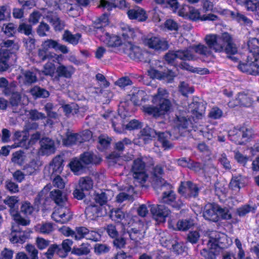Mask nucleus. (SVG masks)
Masks as SVG:
<instances>
[{"mask_svg": "<svg viewBox=\"0 0 259 259\" xmlns=\"http://www.w3.org/2000/svg\"><path fill=\"white\" fill-rule=\"evenodd\" d=\"M152 102L156 106L146 105L142 106L144 112L152 115L155 118H158L168 113L171 108V103L167 99V92L164 89L159 88L157 93L152 96Z\"/></svg>", "mask_w": 259, "mask_h": 259, "instance_id": "1", "label": "nucleus"}, {"mask_svg": "<svg viewBox=\"0 0 259 259\" xmlns=\"http://www.w3.org/2000/svg\"><path fill=\"white\" fill-rule=\"evenodd\" d=\"M127 33H123L122 37L116 35H110L108 32H104L97 35L100 40L109 47H118L120 46L123 48H128V49H134L131 38L129 35H132L133 30L128 27Z\"/></svg>", "mask_w": 259, "mask_h": 259, "instance_id": "2", "label": "nucleus"}, {"mask_svg": "<svg viewBox=\"0 0 259 259\" xmlns=\"http://www.w3.org/2000/svg\"><path fill=\"white\" fill-rule=\"evenodd\" d=\"M178 14L186 19L194 21H215L218 19L217 16L212 14L201 15L200 10L187 5L183 6L179 10Z\"/></svg>", "mask_w": 259, "mask_h": 259, "instance_id": "3", "label": "nucleus"}, {"mask_svg": "<svg viewBox=\"0 0 259 259\" xmlns=\"http://www.w3.org/2000/svg\"><path fill=\"white\" fill-rule=\"evenodd\" d=\"M248 51L246 63L238 64L237 67L243 72L259 75V50H248Z\"/></svg>", "mask_w": 259, "mask_h": 259, "instance_id": "4", "label": "nucleus"}, {"mask_svg": "<svg viewBox=\"0 0 259 259\" xmlns=\"http://www.w3.org/2000/svg\"><path fill=\"white\" fill-rule=\"evenodd\" d=\"M131 171L133 173L134 183L136 185L144 183L148 177L145 171V162L143 158H138L134 160Z\"/></svg>", "mask_w": 259, "mask_h": 259, "instance_id": "5", "label": "nucleus"}, {"mask_svg": "<svg viewBox=\"0 0 259 259\" xmlns=\"http://www.w3.org/2000/svg\"><path fill=\"white\" fill-rule=\"evenodd\" d=\"M203 216L206 220L217 222L221 219H225L227 213L217 204H208L205 206Z\"/></svg>", "mask_w": 259, "mask_h": 259, "instance_id": "6", "label": "nucleus"}, {"mask_svg": "<svg viewBox=\"0 0 259 259\" xmlns=\"http://www.w3.org/2000/svg\"><path fill=\"white\" fill-rule=\"evenodd\" d=\"M226 238L224 234L212 231L210 234L209 239L208 241V245L211 248H214L215 251L219 254H221L223 259H227V252L225 244L224 242L226 240Z\"/></svg>", "mask_w": 259, "mask_h": 259, "instance_id": "7", "label": "nucleus"}, {"mask_svg": "<svg viewBox=\"0 0 259 259\" xmlns=\"http://www.w3.org/2000/svg\"><path fill=\"white\" fill-rule=\"evenodd\" d=\"M196 58L190 50H178L177 51H169L165 56V61L170 64L176 66L178 64V59L181 60H192Z\"/></svg>", "mask_w": 259, "mask_h": 259, "instance_id": "8", "label": "nucleus"}, {"mask_svg": "<svg viewBox=\"0 0 259 259\" xmlns=\"http://www.w3.org/2000/svg\"><path fill=\"white\" fill-rule=\"evenodd\" d=\"M118 53L120 55H127L133 60L150 62L152 56L153 55V51H149L148 50H118Z\"/></svg>", "mask_w": 259, "mask_h": 259, "instance_id": "9", "label": "nucleus"}, {"mask_svg": "<svg viewBox=\"0 0 259 259\" xmlns=\"http://www.w3.org/2000/svg\"><path fill=\"white\" fill-rule=\"evenodd\" d=\"M255 97L249 92H242L238 94L235 101H229L228 105L230 107H234L239 105L245 107L250 106L254 101Z\"/></svg>", "mask_w": 259, "mask_h": 259, "instance_id": "10", "label": "nucleus"}, {"mask_svg": "<svg viewBox=\"0 0 259 259\" xmlns=\"http://www.w3.org/2000/svg\"><path fill=\"white\" fill-rule=\"evenodd\" d=\"M199 188L191 181L181 182L178 192L185 198H195L198 196Z\"/></svg>", "mask_w": 259, "mask_h": 259, "instance_id": "11", "label": "nucleus"}, {"mask_svg": "<svg viewBox=\"0 0 259 259\" xmlns=\"http://www.w3.org/2000/svg\"><path fill=\"white\" fill-rule=\"evenodd\" d=\"M153 174L154 176L153 184L157 191L170 188V185L161 177V175L163 174V169L161 164H158L154 168Z\"/></svg>", "mask_w": 259, "mask_h": 259, "instance_id": "12", "label": "nucleus"}, {"mask_svg": "<svg viewBox=\"0 0 259 259\" xmlns=\"http://www.w3.org/2000/svg\"><path fill=\"white\" fill-rule=\"evenodd\" d=\"M10 50H0V71H4L8 69L10 64L17 59L15 53H11Z\"/></svg>", "mask_w": 259, "mask_h": 259, "instance_id": "13", "label": "nucleus"}, {"mask_svg": "<svg viewBox=\"0 0 259 259\" xmlns=\"http://www.w3.org/2000/svg\"><path fill=\"white\" fill-rule=\"evenodd\" d=\"M9 108L13 112L20 115L23 114L24 104L22 103V96L20 93H15L11 96L9 99Z\"/></svg>", "mask_w": 259, "mask_h": 259, "instance_id": "14", "label": "nucleus"}, {"mask_svg": "<svg viewBox=\"0 0 259 259\" xmlns=\"http://www.w3.org/2000/svg\"><path fill=\"white\" fill-rule=\"evenodd\" d=\"M169 189L170 188L168 189L164 188L162 190L164 191L162 193V202L171 205L174 208L179 209L183 204L181 201H176V195L173 191H166Z\"/></svg>", "mask_w": 259, "mask_h": 259, "instance_id": "15", "label": "nucleus"}, {"mask_svg": "<svg viewBox=\"0 0 259 259\" xmlns=\"http://www.w3.org/2000/svg\"><path fill=\"white\" fill-rule=\"evenodd\" d=\"M150 211L157 220L164 221L165 218L170 214V210L162 204L150 205Z\"/></svg>", "mask_w": 259, "mask_h": 259, "instance_id": "16", "label": "nucleus"}, {"mask_svg": "<svg viewBox=\"0 0 259 259\" xmlns=\"http://www.w3.org/2000/svg\"><path fill=\"white\" fill-rule=\"evenodd\" d=\"M148 73L152 78H156L159 79H164L168 82H171L177 73L171 70H167L163 72H161L154 69H151L148 71Z\"/></svg>", "mask_w": 259, "mask_h": 259, "instance_id": "17", "label": "nucleus"}, {"mask_svg": "<svg viewBox=\"0 0 259 259\" xmlns=\"http://www.w3.org/2000/svg\"><path fill=\"white\" fill-rule=\"evenodd\" d=\"M175 124V131H178L180 135L183 134V131H190L193 127L191 120L184 116H177Z\"/></svg>", "mask_w": 259, "mask_h": 259, "instance_id": "18", "label": "nucleus"}, {"mask_svg": "<svg viewBox=\"0 0 259 259\" xmlns=\"http://www.w3.org/2000/svg\"><path fill=\"white\" fill-rule=\"evenodd\" d=\"M39 143L40 144L39 152L42 155H49L55 153L56 147L54 141L49 138H44Z\"/></svg>", "mask_w": 259, "mask_h": 259, "instance_id": "19", "label": "nucleus"}, {"mask_svg": "<svg viewBox=\"0 0 259 259\" xmlns=\"http://www.w3.org/2000/svg\"><path fill=\"white\" fill-rule=\"evenodd\" d=\"M127 14L130 19H136L139 21H145L148 18L147 12L144 9L139 7L130 9Z\"/></svg>", "mask_w": 259, "mask_h": 259, "instance_id": "20", "label": "nucleus"}, {"mask_svg": "<svg viewBox=\"0 0 259 259\" xmlns=\"http://www.w3.org/2000/svg\"><path fill=\"white\" fill-rule=\"evenodd\" d=\"M144 43L150 49H167L168 47L167 41L161 40L157 37L146 38L144 40Z\"/></svg>", "mask_w": 259, "mask_h": 259, "instance_id": "21", "label": "nucleus"}, {"mask_svg": "<svg viewBox=\"0 0 259 259\" xmlns=\"http://www.w3.org/2000/svg\"><path fill=\"white\" fill-rule=\"evenodd\" d=\"M13 231L10 235V240L13 243H23L27 238V234L23 231L16 228L14 225L12 227Z\"/></svg>", "mask_w": 259, "mask_h": 259, "instance_id": "22", "label": "nucleus"}, {"mask_svg": "<svg viewBox=\"0 0 259 259\" xmlns=\"http://www.w3.org/2000/svg\"><path fill=\"white\" fill-rule=\"evenodd\" d=\"M50 197L58 206H65L66 204V196L60 190L54 189L51 191Z\"/></svg>", "mask_w": 259, "mask_h": 259, "instance_id": "23", "label": "nucleus"}, {"mask_svg": "<svg viewBox=\"0 0 259 259\" xmlns=\"http://www.w3.org/2000/svg\"><path fill=\"white\" fill-rule=\"evenodd\" d=\"M75 71V68L71 65L65 66L60 65L56 69V72L58 76L63 77L66 78H71Z\"/></svg>", "mask_w": 259, "mask_h": 259, "instance_id": "24", "label": "nucleus"}, {"mask_svg": "<svg viewBox=\"0 0 259 259\" xmlns=\"http://www.w3.org/2000/svg\"><path fill=\"white\" fill-rule=\"evenodd\" d=\"M63 157L60 155H57L52 160L49 166L50 170H52V174L56 175L61 173L63 168Z\"/></svg>", "mask_w": 259, "mask_h": 259, "instance_id": "25", "label": "nucleus"}, {"mask_svg": "<svg viewBox=\"0 0 259 259\" xmlns=\"http://www.w3.org/2000/svg\"><path fill=\"white\" fill-rule=\"evenodd\" d=\"M112 192L107 190L105 192H96L94 199L96 202L100 205L105 204L107 202L111 199Z\"/></svg>", "mask_w": 259, "mask_h": 259, "instance_id": "26", "label": "nucleus"}, {"mask_svg": "<svg viewBox=\"0 0 259 259\" xmlns=\"http://www.w3.org/2000/svg\"><path fill=\"white\" fill-rule=\"evenodd\" d=\"M80 160L85 165L89 164H98L101 161V158L96 155L90 152H85L80 156Z\"/></svg>", "mask_w": 259, "mask_h": 259, "instance_id": "27", "label": "nucleus"}, {"mask_svg": "<svg viewBox=\"0 0 259 259\" xmlns=\"http://www.w3.org/2000/svg\"><path fill=\"white\" fill-rule=\"evenodd\" d=\"M155 136H157L158 140L161 143L162 147L164 148L165 150L169 149L173 147L168 140L171 137V134L169 132H157Z\"/></svg>", "mask_w": 259, "mask_h": 259, "instance_id": "28", "label": "nucleus"}, {"mask_svg": "<svg viewBox=\"0 0 259 259\" xmlns=\"http://www.w3.org/2000/svg\"><path fill=\"white\" fill-rule=\"evenodd\" d=\"M73 241L69 239L63 241L58 250V255L62 258H65L71 251Z\"/></svg>", "mask_w": 259, "mask_h": 259, "instance_id": "29", "label": "nucleus"}, {"mask_svg": "<svg viewBox=\"0 0 259 259\" xmlns=\"http://www.w3.org/2000/svg\"><path fill=\"white\" fill-rule=\"evenodd\" d=\"M157 134V131L152 129L151 127L147 126L143 128L140 132L141 138L140 139L143 140L145 143L149 142L152 138L155 137V135Z\"/></svg>", "mask_w": 259, "mask_h": 259, "instance_id": "30", "label": "nucleus"}, {"mask_svg": "<svg viewBox=\"0 0 259 259\" xmlns=\"http://www.w3.org/2000/svg\"><path fill=\"white\" fill-rule=\"evenodd\" d=\"M97 23L95 26L96 29V34L97 35L100 33L105 32L103 27L106 26L108 24V17L106 14H103L97 20Z\"/></svg>", "mask_w": 259, "mask_h": 259, "instance_id": "31", "label": "nucleus"}, {"mask_svg": "<svg viewBox=\"0 0 259 259\" xmlns=\"http://www.w3.org/2000/svg\"><path fill=\"white\" fill-rule=\"evenodd\" d=\"M40 165L41 163L39 161L33 159L24 167L23 170L28 176L31 175L36 172Z\"/></svg>", "mask_w": 259, "mask_h": 259, "instance_id": "32", "label": "nucleus"}, {"mask_svg": "<svg viewBox=\"0 0 259 259\" xmlns=\"http://www.w3.org/2000/svg\"><path fill=\"white\" fill-rule=\"evenodd\" d=\"M194 225V221L191 219H181L178 221L177 228L179 231H186L191 228Z\"/></svg>", "mask_w": 259, "mask_h": 259, "instance_id": "33", "label": "nucleus"}, {"mask_svg": "<svg viewBox=\"0 0 259 259\" xmlns=\"http://www.w3.org/2000/svg\"><path fill=\"white\" fill-rule=\"evenodd\" d=\"M69 165L71 170L77 175H80L85 168L80 159L75 158L70 162Z\"/></svg>", "mask_w": 259, "mask_h": 259, "instance_id": "34", "label": "nucleus"}, {"mask_svg": "<svg viewBox=\"0 0 259 259\" xmlns=\"http://www.w3.org/2000/svg\"><path fill=\"white\" fill-rule=\"evenodd\" d=\"M230 15L233 19L236 20L241 24H245L247 26H250L252 24V21L251 20L237 12L230 11Z\"/></svg>", "mask_w": 259, "mask_h": 259, "instance_id": "35", "label": "nucleus"}, {"mask_svg": "<svg viewBox=\"0 0 259 259\" xmlns=\"http://www.w3.org/2000/svg\"><path fill=\"white\" fill-rule=\"evenodd\" d=\"M81 37L79 33L72 34L70 31L66 30L63 35V39L72 45H76Z\"/></svg>", "mask_w": 259, "mask_h": 259, "instance_id": "36", "label": "nucleus"}, {"mask_svg": "<svg viewBox=\"0 0 259 259\" xmlns=\"http://www.w3.org/2000/svg\"><path fill=\"white\" fill-rule=\"evenodd\" d=\"M90 252V245L88 243H82L79 247H74L71 253L77 255H87Z\"/></svg>", "mask_w": 259, "mask_h": 259, "instance_id": "37", "label": "nucleus"}, {"mask_svg": "<svg viewBox=\"0 0 259 259\" xmlns=\"http://www.w3.org/2000/svg\"><path fill=\"white\" fill-rule=\"evenodd\" d=\"M80 136L78 134L72 133L68 132L66 133V138L64 139L63 142L66 145H71L79 143Z\"/></svg>", "mask_w": 259, "mask_h": 259, "instance_id": "38", "label": "nucleus"}, {"mask_svg": "<svg viewBox=\"0 0 259 259\" xmlns=\"http://www.w3.org/2000/svg\"><path fill=\"white\" fill-rule=\"evenodd\" d=\"M145 94V92L140 90L138 88H134L131 91L129 95L131 96V100L135 103L138 104L140 100H143V97Z\"/></svg>", "mask_w": 259, "mask_h": 259, "instance_id": "39", "label": "nucleus"}, {"mask_svg": "<svg viewBox=\"0 0 259 259\" xmlns=\"http://www.w3.org/2000/svg\"><path fill=\"white\" fill-rule=\"evenodd\" d=\"M30 93L33 96L37 98H47L50 96L49 91L38 86H35L30 90Z\"/></svg>", "mask_w": 259, "mask_h": 259, "instance_id": "40", "label": "nucleus"}, {"mask_svg": "<svg viewBox=\"0 0 259 259\" xmlns=\"http://www.w3.org/2000/svg\"><path fill=\"white\" fill-rule=\"evenodd\" d=\"M48 21L54 26L56 30H61L64 26L63 22H61L55 15H50L47 16Z\"/></svg>", "mask_w": 259, "mask_h": 259, "instance_id": "41", "label": "nucleus"}, {"mask_svg": "<svg viewBox=\"0 0 259 259\" xmlns=\"http://www.w3.org/2000/svg\"><path fill=\"white\" fill-rule=\"evenodd\" d=\"M49 50H39L38 56L42 61L45 60H52L55 61L56 60H58L59 55L55 53H51L48 51Z\"/></svg>", "mask_w": 259, "mask_h": 259, "instance_id": "42", "label": "nucleus"}, {"mask_svg": "<svg viewBox=\"0 0 259 259\" xmlns=\"http://www.w3.org/2000/svg\"><path fill=\"white\" fill-rule=\"evenodd\" d=\"M11 214L13 218V220L17 224L18 226H15L16 228L20 225L26 226L29 224L30 221L22 218L17 211L12 210L11 212Z\"/></svg>", "mask_w": 259, "mask_h": 259, "instance_id": "43", "label": "nucleus"}, {"mask_svg": "<svg viewBox=\"0 0 259 259\" xmlns=\"http://www.w3.org/2000/svg\"><path fill=\"white\" fill-rule=\"evenodd\" d=\"M78 186L82 190L89 191L92 189L93 182L91 178L89 177H82L79 181Z\"/></svg>", "mask_w": 259, "mask_h": 259, "instance_id": "44", "label": "nucleus"}, {"mask_svg": "<svg viewBox=\"0 0 259 259\" xmlns=\"http://www.w3.org/2000/svg\"><path fill=\"white\" fill-rule=\"evenodd\" d=\"M24 82L25 84H31L36 82L37 78L36 73L30 71H26L23 73Z\"/></svg>", "mask_w": 259, "mask_h": 259, "instance_id": "45", "label": "nucleus"}, {"mask_svg": "<svg viewBox=\"0 0 259 259\" xmlns=\"http://www.w3.org/2000/svg\"><path fill=\"white\" fill-rule=\"evenodd\" d=\"M127 233L130 239L135 242L140 241L144 237L141 231L136 228H131L128 231Z\"/></svg>", "mask_w": 259, "mask_h": 259, "instance_id": "46", "label": "nucleus"}, {"mask_svg": "<svg viewBox=\"0 0 259 259\" xmlns=\"http://www.w3.org/2000/svg\"><path fill=\"white\" fill-rule=\"evenodd\" d=\"M243 5L248 11L258 13L259 11L258 0H247Z\"/></svg>", "mask_w": 259, "mask_h": 259, "instance_id": "47", "label": "nucleus"}, {"mask_svg": "<svg viewBox=\"0 0 259 259\" xmlns=\"http://www.w3.org/2000/svg\"><path fill=\"white\" fill-rule=\"evenodd\" d=\"M89 230L83 227H76L74 230V238L76 240H80L87 237Z\"/></svg>", "mask_w": 259, "mask_h": 259, "instance_id": "48", "label": "nucleus"}, {"mask_svg": "<svg viewBox=\"0 0 259 259\" xmlns=\"http://www.w3.org/2000/svg\"><path fill=\"white\" fill-rule=\"evenodd\" d=\"M128 193L125 192H121L116 196L117 201L118 202H122L126 200H130L132 199L133 194L134 192V189L133 187H130L128 190Z\"/></svg>", "mask_w": 259, "mask_h": 259, "instance_id": "49", "label": "nucleus"}, {"mask_svg": "<svg viewBox=\"0 0 259 259\" xmlns=\"http://www.w3.org/2000/svg\"><path fill=\"white\" fill-rule=\"evenodd\" d=\"M66 210H69V209L65 206H58L57 208H56L55 211L53 212L52 214V218L56 222L58 221V220H60V216L62 214H65L66 212Z\"/></svg>", "mask_w": 259, "mask_h": 259, "instance_id": "50", "label": "nucleus"}, {"mask_svg": "<svg viewBox=\"0 0 259 259\" xmlns=\"http://www.w3.org/2000/svg\"><path fill=\"white\" fill-rule=\"evenodd\" d=\"M17 82L15 81L11 82L4 89L2 90L3 94L7 96H12L15 93H18L16 91Z\"/></svg>", "mask_w": 259, "mask_h": 259, "instance_id": "51", "label": "nucleus"}, {"mask_svg": "<svg viewBox=\"0 0 259 259\" xmlns=\"http://www.w3.org/2000/svg\"><path fill=\"white\" fill-rule=\"evenodd\" d=\"M98 148L103 150L110 145V139L106 135H101L98 138Z\"/></svg>", "mask_w": 259, "mask_h": 259, "instance_id": "52", "label": "nucleus"}, {"mask_svg": "<svg viewBox=\"0 0 259 259\" xmlns=\"http://www.w3.org/2000/svg\"><path fill=\"white\" fill-rule=\"evenodd\" d=\"M40 233L44 234H48L54 230L53 225L51 223H45L37 227Z\"/></svg>", "mask_w": 259, "mask_h": 259, "instance_id": "53", "label": "nucleus"}, {"mask_svg": "<svg viewBox=\"0 0 259 259\" xmlns=\"http://www.w3.org/2000/svg\"><path fill=\"white\" fill-rule=\"evenodd\" d=\"M25 156L24 153L21 151L15 152L13 154L12 161L18 165H22L24 161Z\"/></svg>", "mask_w": 259, "mask_h": 259, "instance_id": "54", "label": "nucleus"}, {"mask_svg": "<svg viewBox=\"0 0 259 259\" xmlns=\"http://www.w3.org/2000/svg\"><path fill=\"white\" fill-rule=\"evenodd\" d=\"M76 107V105L72 104L64 105L62 106V108L65 115L68 116L71 113L74 114L77 113L78 109Z\"/></svg>", "mask_w": 259, "mask_h": 259, "instance_id": "55", "label": "nucleus"}, {"mask_svg": "<svg viewBox=\"0 0 259 259\" xmlns=\"http://www.w3.org/2000/svg\"><path fill=\"white\" fill-rule=\"evenodd\" d=\"M25 249L30 256V259H38V251L34 245L27 244L25 246Z\"/></svg>", "mask_w": 259, "mask_h": 259, "instance_id": "56", "label": "nucleus"}, {"mask_svg": "<svg viewBox=\"0 0 259 259\" xmlns=\"http://www.w3.org/2000/svg\"><path fill=\"white\" fill-rule=\"evenodd\" d=\"M44 49H66L60 46L57 41L52 39L45 41L42 45Z\"/></svg>", "mask_w": 259, "mask_h": 259, "instance_id": "57", "label": "nucleus"}, {"mask_svg": "<svg viewBox=\"0 0 259 259\" xmlns=\"http://www.w3.org/2000/svg\"><path fill=\"white\" fill-rule=\"evenodd\" d=\"M59 248H60V245L55 244L51 245L45 254L47 258L52 259L55 252L58 254Z\"/></svg>", "mask_w": 259, "mask_h": 259, "instance_id": "58", "label": "nucleus"}, {"mask_svg": "<svg viewBox=\"0 0 259 259\" xmlns=\"http://www.w3.org/2000/svg\"><path fill=\"white\" fill-rule=\"evenodd\" d=\"M110 217L113 221L120 222L124 218V214L120 209H116L111 212Z\"/></svg>", "mask_w": 259, "mask_h": 259, "instance_id": "59", "label": "nucleus"}, {"mask_svg": "<svg viewBox=\"0 0 259 259\" xmlns=\"http://www.w3.org/2000/svg\"><path fill=\"white\" fill-rule=\"evenodd\" d=\"M240 180H241L240 176L233 177L232 178L231 182L229 184L230 188L234 191H239L240 188Z\"/></svg>", "mask_w": 259, "mask_h": 259, "instance_id": "60", "label": "nucleus"}, {"mask_svg": "<svg viewBox=\"0 0 259 259\" xmlns=\"http://www.w3.org/2000/svg\"><path fill=\"white\" fill-rule=\"evenodd\" d=\"M55 70V65L51 62H48L44 66L42 72L46 75L52 76Z\"/></svg>", "mask_w": 259, "mask_h": 259, "instance_id": "61", "label": "nucleus"}, {"mask_svg": "<svg viewBox=\"0 0 259 259\" xmlns=\"http://www.w3.org/2000/svg\"><path fill=\"white\" fill-rule=\"evenodd\" d=\"M205 41L209 47H214L218 42V36L215 34H208L205 37Z\"/></svg>", "mask_w": 259, "mask_h": 259, "instance_id": "62", "label": "nucleus"}, {"mask_svg": "<svg viewBox=\"0 0 259 259\" xmlns=\"http://www.w3.org/2000/svg\"><path fill=\"white\" fill-rule=\"evenodd\" d=\"M34 210L33 207L30 203L26 201L22 203L21 206V211L27 215L31 214Z\"/></svg>", "mask_w": 259, "mask_h": 259, "instance_id": "63", "label": "nucleus"}, {"mask_svg": "<svg viewBox=\"0 0 259 259\" xmlns=\"http://www.w3.org/2000/svg\"><path fill=\"white\" fill-rule=\"evenodd\" d=\"M256 207H251L249 205H244L238 209V212L239 216H244L249 212H255Z\"/></svg>", "mask_w": 259, "mask_h": 259, "instance_id": "64", "label": "nucleus"}]
</instances>
